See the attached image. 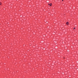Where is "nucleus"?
Masks as SVG:
<instances>
[{"label":"nucleus","mask_w":78,"mask_h":78,"mask_svg":"<svg viewBox=\"0 0 78 78\" xmlns=\"http://www.w3.org/2000/svg\"><path fill=\"white\" fill-rule=\"evenodd\" d=\"M75 27L74 28L73 30H75Z\"/></svg>","instance_id":"nucleus-4"},{"label":"nucleus","mask_w":78,"mask_h":78,"mask_svg":"<svg viewBox=\"0 0 78 78\" xmlns=\"http://www.w3.org/2000/svg\"><path fill=\"white\" fill-rule=\"evenodd\" d=\"M0 5H2V3L0 2Z\"/></svg>","instance_id":"nucleus-3"},{"label":"nucleus","mask_w":78,"mask_h":78,"mask_svg":"<svg viewBox=\"0 0 78 78\" xmlns=\"http://www.w3.org/2000/svg\"><path fill=\"white\" fill-rule=\"evenodd\" d=\"M48 5H49V6H51L52 5L51 3H50V4H48Z\"/></svg>","instance_id":"nucleus-1"},{"label":"nucleus","mask_w":78,"mask_h":78,"mask_svg":"<svg viewBox=\"0 0 78 78\" xmlns=\"http://www.w3.org/2000/svg\"><path fill=\"white\" fill-rule=\"evenodd\" d=\"M64 0H62V1H63Z\"/></svg>","instance_id":"nucleus-5"},{"label":"nucleus","mask_w":78,"mask_h":78,"mask_svg":"<svg viewBox=\"0 0 78 78\" xmlns=\"http://www.w3.org/2000/svg\"><path fill=\"white\" fill-rule=\"evenodd\" d=\"M66 23V25H69V23L68 22H67Z\"/></svg>","instance_id":"nucleus-2"}]
</instances>
